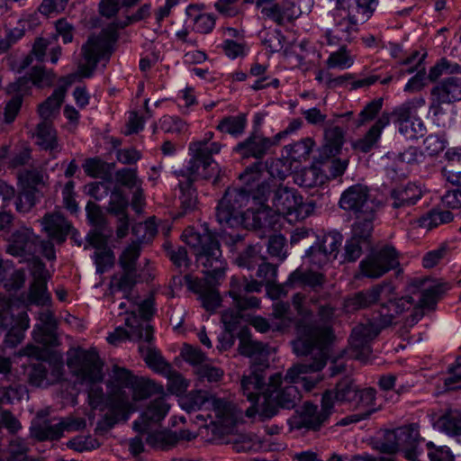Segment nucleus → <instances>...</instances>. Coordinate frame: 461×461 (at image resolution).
<instances>
[{
    "label": "nucleus",
    "instance_id": "nucleus-1",
    "mask_svg": "<svg viewBox=\"0 0 461 461\" xmlns=\"http://www.w3.org/2000/svg\"><path fill=\"white\" fill-rule=\"evenodd\" d=\"M305 301L306 297L301 293L293 296V305L303 318L296 325L298 338L292 342L293 350L296 356L304 357L305 359L287 369V378L292 381L302 372L321 371L324 368L334 338L331 329L334 308L328 303L319 304L318 321L307 323L305 319L312 315V310L308 309Z\"/></svg>",
    "mask_w": 461,
    "mask_h": 461
},
{
    "label": "nucleus",
    "instance_id": "nucleus-2",
    "mask_svg": "<svg viewBox=\"0 0 461 461\" xmlns=\"http://www.w3.org/2000/svg\"><path fill=\"white\" fill-rule=\"evenodd\" d=\"M184 236L186 244L194 249L196 261L203 266V272L206 276L204 279H201L185 275V284L189 290L200 295L202 304L207 311H215L221 303L215 285L223 278L227 267L216 234L204 225L201 232L185 230Z\"/></svg>",
    "mask_w": 461,
    "mask_h": 461
},
{
    "label": "nucleus",
    "instance_id": "nucleus-3",
    "mask_svg": "<svg viewBox=\"0 0 461 461\" xmlns=\"http://www.w3.org/2000/svg\"><path fill=\"white\" fill-rule=\"evenodd\" d=\"M393 295L384 296L387 302L380 305L376 316L352 329L348 339L352 357L366 361L372 353L371 341L381 330L392 325L396 316L411 309L414 312L417 304L412 295L406 294L400 298H393Z\"/></svg>",
    "mask_w": 461,
    "mask_h": 461
},
{
    "label": "nucleus",
    "instance_id": "nucleus-4",
    "mask_svg": "<svg viewBox=\"0 0 461 461\" xmlns=\"http://www.w3.org/2000/svg\"><path fill=\"white\" fill-rule=\"evenodd\" d=\"M251 194L246 189L228 188L216 207V220L223 228L243 225L247 229H261L266 226V212L253 203L246 211Z\"/></svg>",
    "mask_w": 461,
    "mask_h": 461
},
{
    "label": "nucleus",
    "instance_id": "nucleus-5",
    "mask_svg": "<svg viewBox=\"0 0 461 461\" xmlns=\"http://www.w3.org/2000/svg\"><path fill=\"white\" fill-rule=\"evenodd\" d=\"M377 5L378 0H337L332 13L334 28L326 32L328 43L350 42L358 32V25L373 15Z\"/></svg>",
    "mask_w": 461,
    "mask_h": 461
},
{
    "label": "nucleus",
    "instance_id": "nucleus-6",
    "mask_svg": "<svg viewBox=\"0 0 461 461\" xmlns=\"http://www.w3.org/2000/svg\"><path fill=\"white\" fill-rule=\"evenodd\" d=\"M253 203L266 212V224L271 210L283 215L294 214L298 218L304 205L303 197L296 189L275 179L258 184L253 194Z\"/></svg>",
    "mask_w": 461,
    "mask_h": 461
},
{
    "label": "nucleus",
    "instance_id": "nucleus-7",
    "mask_svg": "<svg viewBox=\"0 0 461 461\" xmlns=\"http://www.w3.org/2000/svg\"><path fill=\"white\" fill-rule=\"evenodd\" d=\"M339 207L353 214L356 231L367 232L374 229V222L377 218L379 203L370 194L366 185L356 184L348 187L340 195Z\"/></svg>",
    "mask_w": 461,
    "mask_h": 461
},
{
    "label": "nucleus",
    "instance_id": "nucleus-8",
    "mask_svg": "<svg viewBox=\"0 0 461 461\" xmlns=\"http://www.w3.org/2000/svg\"><path fill=\"white\" fill-rule=\"evenodd\" d=\"M263 285L264 284L260 280H248L246 277L231 278L229 294L232 298L236 309H229L221 313V321L229 333L236 330L240 320L245 317L246 311L259 308V298L251 294L259 293Z\"/></svg>",
    "mask_w": 461,
    "mask_h": 461
},
{
    "label": "nucleus",
    "instance_id": "nucleus-9",
    "mask_svg": "<svg viewBox=\"0 0 461 461\" xmlns=\"http://www.w3.org/2000/svg\"><path fill=\"white\" fill-rule=\"evenodd\" d=\"M315 372H302L293 381L287 378V373L284 377L281 373L272 375L265 391L267 397L264 402L261 415L265 419H271L277 414L279 408L294 409L302 399L301 393L295 384H298L301 375Z\"/></svg>",
    "mask_w": 461,
    "mask_h": 461
},
{
    "label": "nucleus",
    "instance_id": "nucleus-10",
    "mask_svg": "<svg viewBox=\"0 0 461 461\" xmlns=\"http://www.w3.org/2000/svg\"><path fill=\"white\" fill-rule=\"evenodd\" d=\"M376 391L372 387L360 388L350 376L339 379L333 389L322 393L323 402L334 411L335 403L348 404L354 409L375 405Z\"/></svg>",
    "mask_w": 461,
    "mask_h": 461
},
{
    "label": "nucleus",
    "instance_id": "nucleus-11",
    "mask_svg": "<svg viewBox=\"0 0 461 461\" xmlns=\"http://www.w3.org/2000/svg\"><path fill=\"white\" fill-rule=\"evenodd\" d=\"M212 137L213 133L208 131L203 140L189 145L192 158L188 162V171L191 175L201 176L203 179L213 178L215 184L220 179V169L212 155L218 154L221 146L218 142H210Z\"/></svg>",
    "mask_w": 461,
    "mask_h": 461
},
{
    "label": "nucleus",
    "instance_id": "nucleus-12",
    "mask_svg": "<svg viewBox=\"0 0 461 461\" xmlns=\"http://www.w3.org/2000/svg\"><path fill=\"white\" fill-rule=\"evenodd\" d=\"M412 114L404 104L396 107L392 113H383L366 134L357 141V149L368 152L380 138L383 129L390 123L391 118L399 125L400 133H407Z\"/></svg>",
    "mask_w": 461,
    "mask_h": 461
},
{
    "label": "nucleus",
    "instance_id": "nucleus-13",
    "mask_svg": "<svg viewBox=\"0 0 461 461\" xmlns=\"http://www.w3.org/2000/svg\"><path fill=\"white\" fill-rule=\"evenodd\" d=\"M406 291L411 294H420L419 300H416L414 312L411 314L410 321L412 325L423 317L425 309H434L442 287L429 277H414L408 283Z\"/></svg>",
    "mask_w": 461,
    "mask_h": 461
},
{
    "label": "nucleus",
    "instance_id": "nucleus-14",
    "mask_svg": "<svg viewBox=\"0 0 461 461\" xmlns=\"http://www.w3.org/2000/svg\"><path fill=\"white\" fill-rule=\"evenodd\" d=\"M107 412L98 420L95 431L105 433L119 420L128 419L131 412L135 411L128 393L120 388L109 392L106 399Z\"/></svg>",
    "mask_w": 461,
    "mask_h": 461
},
{
    "label": "nucleus",
    "instance_id": "nucleus-15",
    "mask_svg": "<svg viewBox=\"0 0 461 461\" xmlns=\"http://www.w3.org/2000/svg\"><path fill=\"white\" fill-rule=\"evenodd\" d=\"M332 411L326 402H323L321 397V408L312 402H305L289 418L288 425L292 429L317 431L329 420Z\"/></svg>",
    "mask_w": 461,
    "mask_h": 461
},
{
    "label": "nucleus",
    "instance_id": "nucleus-16",
    "mask_svg": "<svg viewBox=\"0 0 461 461\" xmlns=\"http://www.w3.org/2000/svg\"><path fill=\"white\" fill-rule=\"evenodd\" d=\"M399 266L398 252L393 246L387 245L362 259L359 270L363 276L377 279Z\"/></svg>",
    "mask_w": 461,
    "mask_h": 461
},
{
    "label": "nucleus",
    "instance_id": "nucleus-17",
    "mask_svg": "<svg viewBox=\"0 0 461 461\" xmlns=\"http://www.w3.org/2000/svg\"><path fill=\"white\" fill-rule=\"evenodd\" d=\"M461 101V77H448L430 89L429 111L438 117L445 113L444 105Z\"/></svg>",
    "mask_w": 461,
    "mask_h": 461
},
{
    "label": "nucleus",
    "instance_id": "nucleus-18",
    "mask_svg": "<svg viewBox=\"0 0 461 461\" xmlns=\"http://www.w3.org/2000/svg\"><path fill=\"white\" fill-rule=\"evenodd\" d=\"M86 421L83 419L62 420L53 422L45 419L39 413L32 422L31 434L39 441L57 440L61 438L65 430L76 431L83 429Z\"/></svg>",
    "mask_w": 461,
    "mask_h": 461
},
{
    "label": "nucleus",
    "instance_id": "nucleus-19",
    "mask_svg": "<svg viewBox=\"0 0 461 461\" xmlns=\"http://www.w3.org/2000/svg\"><path fill=\"white\" fill-rule=\"evenodd\" d=\"M68 366L81 380L91 383L103 380L102 363L95 349L77 352L68 359Z\"/></svg>",
    "mask_w": 461,
    "mask_h": 461
},
{
    "label": "nucleus",
    "instance_id": "nucleus-20",
    "mask_svg": "<svg viewBox=\"0 0 461 461\" xmlns=\"http://www.w3.org/2000/svg\"><path fill=\"white\" fill-rule=\"evenodd\" d=\"M312 0H284L274 5L264 6L261 10L265 19L284 26L310 11Z\"/></svg>",
    "mask_w": 461,
    "mask_h": 461
},
{
    "label": "nucleus",
    "instance_id": "nucleus-21",
    "mask_svg": "<svg viewBox=\"0 0 461 461\" xmlns=\"http://www.w3.org/2000/svg\"><path fill=\"white\" fill-rule=\"evenodd\" d=\"M84 62L78 65V74L82 77H91L102 58L111 54L109 42L102 36L91 35L81 48Z\"/></svg>",
    "mask_w": 461,
    "mask_h": 461
},
{
    "label": "nucleus",
    "instance_id": "nucleus-22",
    "mask_svg": "<svg viewBox=\"0 0 461 461\" xmlns=\"http://www.w3.org/2000/svg\"><path fill=\"white\" fill-rule=\"evenodd\" d=\"M422 195L423 192L420 185L407 183L393 188L387 197V203L396 217H406Z\"/></svg>",
    "mask_w": 461,
    "mask_h": 461
},
{
    "label": "nucleus",
    "instance_id": "nucleus-23",
    "mask_svg": "<svg viewBox=\"0 0 461 461\" xmlns=\"http://www.w3.org/2000/svg\"><path fill=\"white\" fill-rule=\"evenodd\" d=\"M132 232L138 238L124 248L120 255L119 265L122 269H137L136 265L140 255L141 243L151 240L156 235L157 229L153 222L147 221L133 226Z\"/></svg>",
    "mask_w": 461,
    "mask_h": 461
},
{
    "label": "nucleus",
    "instance_id": "nucleus-24",
    "mask_svg": "<svg viewBox=\"0 0 461 461\" xmlns=\"http://www.w3.org/2000/svg\"><path fill=\"white\" fill-rule=\"evenodd\" d=\"M40 237L32 228L22 226L8 240L6 252L14 257L29 260L39 251Z\"/></svg>",
    "mask_w": 461,
    "mask_h": 461
},
{
    "label": "nucleus",
    "instance_id": "nucleus-25",
    "mask_svg": "<svg viewBox=\"0 0 461 461\" xmlns=\"http://www.w3.org/2000/svg\"><path fill=\"white\" fill-rule=\"evenodd\" d=\"M62 371L63 365L60 361L35 359L28 366V382L37 387L48 386L60 380Z\"/></svg>",
    "mask_w": 461,
    "mask_h": 461
},
{
    "label": "nucleus",
    "instance_id": "nucleus-26",
    "mask_svg": "<svg viewBox=\"0 0 461 461\" xmlns=\"http://www.w3.org/2000/svg\"><path fill=\"white\" fill-rule=\"evenodd\" d=\"M125 325L130 329L129 330H126L122 327H118L113 332L109 334L107 340L110 344L116 345L128 339L143 340L145 342L153 340V327L149 324L143 325L134 311H131L125 319Z\"/></svg>",
    "mask_w": 461,
    "mask_h": 461
},
{
    "label": "nucleus",
    "instance_id": "nucleus-27",
    "mask_svg": "<svg viewBox=\"0 0 461 461\" xmlns=\"http://www.w3.org/2000/svg\"><path fill=\"white\" fill-rule=\"evenodd\" d=\"M0 326L10 328L6 338L12 343H18L23 339V332L30 327V318L26 312H20L14 319L10 312V303L0 298Z\"/></svg>",
    "mask_w": 461,
    "mask_h": 461
},
{
    "label": "nucleus",
    "instance_id": "nucleus-28",
    "mask_svg": "<svg viewBox=\"0 0 461 461\" xmlns=\"http://www.w3.org/2000/svg\"><path fill=\"white\" fill-rule=\"evenodd\" d=\"M268 364L259 363L251 366L249 373L244 375L240 381V389L243 395H245L249 402L257 403L260 394L264 395L265 401L267 400V394L266 393V388L267 384L265 382V369Z\"/></svg>",
    "mask_w": 461,
    "mask_h": 461
},
{
    "label": "nucleus",
    "instance_id": "nucleus-29",
    "mask_svg": "<svg viewBox=\"0 0 461 461\" xmlns=\"http://www.w3.org/2000/svg\"><path fill=\"white\" fill-rule=\"evenodd\" d=\"M274 145H277L275 137L270 139L255 131L243 141L239 142L234 148V151L243 158H254L260 160Z\"/></svg>",
    "mask_w": 461,
    "mask_h": 461
},
{
    "label": "nucleus",
    "instance_id": "nucleus-30",
    "mask_svg": "<svg viewBox=\"0 0 461 461\" xmlns=\"http://www.w3.org/2000/svg\"><path fill=\"white\" fill-rule=\"evenodd\" d=\"M395 294V287L392 283L384 282L370 289L358 292L348 298L345 306L348 311H357L366 308L376 303L382 296Z\"/></svg>",
    "mask_w": 461,
    "mask_h": 461
},
{
    "label": "nucleus",
    "instance_id": "nucleus-31",
    "mask_svg": "<svg viewBox=\"0 0 461 461\" xmlns=\"http://www.w3.org/2000/svg\"><path fill=\"white\" fill-rule=\"evenodd\" d=\"M389 436L397 439L399 449L409 461H420L418 459L419 445L421 438L419 430L413 425L399 428L394 431H389Z\"/></svg>",
    "mask_w": 461,
    "mask_h": 461
},
{
    "label": "nucleus",
    "instance_id": "nucleus-32",
    "mask_svg": "<svg viewBox=\"0 0 461 461\" xmlns=\"http://www.w3.org/2000/svg\"><path fill=\"white\" fill-rule=\"evenodd\" d=\"M170 405L166 397L160 395L151 400L141 413L139 420L134 421L133 427L140 432H145L152 424L160 422L167 414Z\"/></svg>",
    "mask_w": 461,
    "mask_h": 461
},
{
    "label": "nucleus",
    "instance_id": "nucleus-33",
    "mask_svg": "<svg viewBox=\"0 0 461 461\" xmlns=\"http://www.w3.org/2000/svg\"><path fill=\"white\" fill-rule=\"evenodd\" d=\"M195 435L189 430L180 429L179 431L160 430L149 433L146 442L152 447L163 450L175 447L180 440H191Z\"/></svg>",
    "mask_w": 461,
    "mask_h": 461
},
{
    "label": "nucleus",
    "instance_id": "nucleus-34",
    "mask_svg": "<svg viewBox=\"0 0 461 461\" xmlns=\"http://www.w3.org/2000/svg\"><path fill=\"white\" fill-rule=\"evenodd\" d=\"M38 320L33 330L34 339L44 346H54L57 342L56 320L52 312L45 310L39 312Z\"/></svg>",
    "mask_w": 461,
    "mask_h": 461
},
{
    "label": "nucleus",
    "instance_id": "nucleus-35",
    "mask_svg": "<svg viewBox=\"0 0 461 461\" xmlns=\"http://www.w3.org/2000/svg\"><path fill=\"white\" fill-rule=\"evenodd\" d=\"M42 230L49 238L63 242L71 228L70 223L60 213L46 214L41 221Z\"/></svg>",
    "mask_w": 461,
    "mask_h": 461
},
{
    "label": "nucleus",
    "instance_id": "nucleus-36",
    "mask_svg": "<svg viewBox=\"0 0 461 461\" xmlns=\"http://www.w3.org/2000/svg\"><path fill=\"white\" fill-rule=\"evenodd\" d=\"M325 283V276L312 269L297 268L292 272L285 282V285L291 287L308 286L312 289L322 287Z\"/></svg>",
    "mask_w": 461,
    "mask_h": 461
},
{
    "label": "nucleus",
    "instance_id": "nucleus-37",
    "mask_svg": "<svg viewBox=\"0 0 461 461\" xmlns=\"http://www.w3.org/2000/svg\"><path fill=\"white\" fill-rule=\"evenodd\" d=\"M176 176H186L185 181H179V189H180V206L185 213L187 212L193 211L197 203V194L196 190L193 187V182L197 178H203L201 176L191 175L188 171V166L186 167V171L183 170L179 172H176Z\"/></svg>",
    "mask_w": 461,
    "mask_h": 461
},
{
    "label": "nucleus",
    "instance_id": "nucleus-38",
    "mask_svg": "<svg viewBox=\"0 0 461 461\" xmlns=\"http://www.w3.org/2000/svg\"><path fill=\"white\" fill-rule=\"evenodd\" d=\"M238 338L240 339L239 351L249 357H258L261 362L267 364V352L266 346L258 341L251 339L250 331L247 327L242 328Z\"/></svg>",
    "mask_w": 461,
    "mask_h": 461
},
{
    "label": "nucleus",
    "instance_id": "nucleus-39",
    "mask_svg": "<svg viewBox=\"0 0 461 461\" xmlns=\"http://www.w3.org/2000/svg\"><path fill=\"white\" fill-rule=\"evenodd\" d=\"M425 56V53L420 55L418 50H415L410 57L403 60L402 64L411 65L414 63V61L418 59L415 68H411L407 69L408 73H412L415 70H417V73L405 85L404 91L414 93L421 90L424 87L426 72L425 68L421 67V62L423 61Z\"/></svg>",
    "mask_w": 461,
    "mask_h": 461
},
{
    "label": "nucleus",
    "instance_id": "nucleus-40",
    "mask_svg": "<svg viewBox=\"0 0 461 461\" xmlns=\"http://www.w3.org/2000/svg\"><path fill=\"white\" fill-rule=\"evenodd\" d=\"M212 406L219 422L224 426H232L242 417V411L238 410L233 403L225 400L212 399Z\"/></svg>",
    "mask_w": 461,
    "mask_h": 461
},
{
    "label": "nucleus",
    "instance_id": "nucleus-41",
    "mask_svg": "<svg viewBox=\"0 0 461 461\" xmlns=\"http://www.w3.org/2000/svg\"><path fill=\"white\" fill-rule=\"evenodd\" d=\"M69 80L66 86L57 87L52 95L49 96L42 104L39 105V114L43 120H50L57 113L64 101L67 87L71 85Z\"/></svg>",
    "mask_w": 461,
    "mask_h": 461
},
{
    "label": "nucleus",
    "instance_id": "nucleus-42",
    "mask_svg": "<svg viewBox=\"0 0 461 461\" xmlns=\"http://www.w3.org/2000/svg\"><path fill=\"white\" fill-rule=\"evenodd\" d=\"M373 230L374 229H370L367 232L357 233L356 231L355 225H352V236L346 241L344 248V260L355 262L360 258L363 253L361 243L366 242L370 239Z\"/></svg>",
    "mask_w": 461,
    "mask_h": 461
},
{
    "label": "nucleus",
    "instance_id": "nucleus-43",
    "mask_svg": "<svg viewBox=\"0 0 461 461\" xmlns=\"http://www.w3.org/2000/svg\"><path fill=\"white\" fill-rule=\"evenodd\" d=\"M43 194L40 188L24 187L20 185L15 197L14 205L18 212H29L41 200Z\"/></svg>",
    "mask_w": 461,
    "mask_h": 461
},
{
    "label": "nucleus",
    "instance_id": "nucleus-44",
    "mask_svg": "<svg viewBox=\"0 0 461 461\" xmlns=\"http://www.w3.org/2000/svg\"><path fill=\"white\" fill-rule=\"evenodd\" d=\"M130 389L132 391V400L131 401L133 404V402L147 399L154 393H163L161 385H158L143 376H136Z\"/></svg>",
    "mask_w": 461,
    "mask_h": 461
},
{
    "label": "nucleus",
    "instance_id": "nucleus-45",
    "mask_svg": "<svg viewBox=\"0 0 461 461\" xmlns=\"http://www.w3.org/2000/svg\"><path fill=\"white\" fill-rule=\"evenodd\" d=\"M261 249V246L258 244H247L238 253V256L235 258V263L240 267H245L249 270L254 269L262 261Z\"/></svg>",
    "mask_w": 461,
    "mask_h": 461
},
{
    "label": "nucleus",
    "instance_id": "nucleus-46",
    "mask_svg": "<svg viewBox=\"0 0 461 461\" xmlns=\"http://www.w3.org/2000/svg\"><path fill=\"white\" fill-rule=\"evenodd\" d=\"M247 125V119L244 113H240L235 116H226L222 118L216 129L222 132L230 134L233 137H239L245 131Z\"/></svg>",
    "mask_w": 461,
    "mask_h": 461
},
{
    "label": "nucleus",
    "instance_id": "nucleus-47",
    "mask_svg": "<svg viewBox=\"0 0 461 461\" xmlns=\"http://www.w3.org/2000/svg\"><path fill=\"white\" fill-rule=\"evenodd\" d=\"M37 143L46 150H58L56 131L48 120H43L37 126Z\"/></svg>",
    "mask_w": 461,
    "mask_h": 461
},
{
    "label": "nucleus",
    "instance_id": "nucleus-48",
    "mask_svg": "<svg viewBox=\"0 0 461 461\" xmlns=\"http://www.w3.org/2000/svg\"><path fill=\"white\" fill-rule=\"evenodd\" d=\"M263 164L261 161L255 162L252 166L246 168V170L240 174V179L243 183L244 186L241 189H246L249 194H251V202L253 203V194L257 188L258 184H261L260 181L262 175Z\"/></svg>",
    "mask_w": 461,
    "mask_h": 461
},
{
    "label": "nucleus",
    "instance_id": "nucleus-49",
    "mask_svg": "<svg viewBox=\"0 0 461 461\" xmlns=\"http://www.w3.org/2000/svg\"><path fill=\"white\" fill-rule=\"evenodd\" d=\"M342 240L343 237L339 232L332 231L324 234L318 240L315 245L335 260L339 254Z\"/></svg>",
    "mask_w": 461,
    "mask_h": 461
},
{
    "label": "nucleus",
    "instance_id": "nucleus-50",
    "mask_svg": "<svg viewBox=\"0 0 461 461\" xmlns=\"http://www.w3.org/2000/svg\"><path fill=\"white\" fill-rule=\"evenodd\" d=\"M311 138L302 139L293 144L285 147L287 156L294 161L306 160L313 147Z\"/></svg>",
    "mask_w": 461,
    "mask_h": 461
},
{
    "label": "nucleus",
    "instance_id": "nucleus-51",
    "mask_svg": "<svg viewBox=\"0 0 461 461\" xmlns=\"http://www.w3.org/2000/svg\"><path fill=\"white\" fill-rule=\"evenodd\" d=\"M113 164H107L100 158H88L83 164L86 174L94 178L108 179Z\"/></svg>",
    "mask_w": 461,
    "mask_h": 461
},
{
    "label": "nucleus",
    "instance_id": "nucleus-52",
    "mask_svg": "<svg viewBox=\"0 0 461 461\" xmlns=\"http://www.w3.org/2000/svg\"><path fill=\"white\" fill-rule=\"evenodd\" d=\"M27 300L37 306H44L50 303V295L47 291V283L32 282Z\"/></svg>",
    "mask_w": 461,
    "mask_h": 461
},
{
    "label": "nucleus",
    "instance_id": "nucleus-53",
    "mask_svg": "<svg viewBox=\"0 0 461 461\" xmlns=\"http://www.w3.org/2000/svg\"><path fill=\"white\" fill-rule=\"evenodd\" d=\"M32 85L39 88L50 86L55 80V74L52 70H48L41 66H34L29 74Z\"/></svg>",
    "mask_w": 461,
    "mask_h": 461
},
{
    "label": "nucleus",
    "instance_id": "nucleus-54",
    "mask_svg": "<svg viewBox=\"0 0 461 461\" xmlns=\"http://www.w3.org/2000/svg\"><path fill=\"white\" fill-rule=\"evenodd\" d=\"M113 230L111 229H94L87 234L86 241L88 245L85 246V249H86L88 246L95 248L96 251L108 249V240Z\"/></svg>",
    "mask_w": 461,
    "mask_h": 461
},
{
    "label": "nucleus",
    "instance_id": "nucleus-55",
    "mask_svg": "<svg viewBox=\"0 0 461 461\" xmlns=\"http://www.w3.org/2000/svg\"><path fill=\"white\" fill-rule=\"evenodd\" d=\"M147 343V346H140L139 348L143 359L149 367L162 369L166 366L163 357L160 352L151 345V341Z\"/></svg>",
    "mask_w": 461,
    "mask_h": 461
},
{
    "label": "nucleus",
    "instance_id": "nucleus-56",
    "mask_svg": "<svg viewBox=\"0 0 461 461\" xmlns=\"http://www.w3.org/2000/svg\"><path fill=\"white\" fill-rule=\"evenodd\" d=\"M326 144L325 149L330 154L338 153L341 149L344 140L343 131L339 126H333L326 129L324 133Z\"/></svg>",
    "mask_w": 461,
    "mask_h": 461
},
{
    "label": "nucleus",
    "instance_id": "nucleus-57",
    "mask_svg": "<svg viewBox=\"0 0 461 461\" xmlns=\"http://www.w3.org/2000/svg\"><path fill=\"white\" fill-rule=\"evenodd\" d=\"M28 444L22 438H14L8 444L7 461H25L28 460Z\"/></svg>",
    "mask_w": 461,
    "mask_h": 461
},
{
    "label": "nucleus",
    "instance_id": "nucleus-58",
    "mask_svg": "<svg viewBox=\"0 0 461 461\" xmlns=\"http://www.w3.org/2000/svg\"><path fill=\"white\" fill-rule=\"evenodd\" d=\"M326 64L330 68H348L353 65V59L348 53L346 46L342 45L337 51L330 53Z\"/></svg>",
    "mask_w": 461,
    "mask_h": 461
},
{
    "label": "nucleus",
    "instance_id": "nucleus-59",
    "mask_svg": "<svg viewBox=\"0 0 461 461\" xmlns=\"http://www.w3.org/2000/svg\"><path fill=\"white\" fill-rule=\"evenodd\" d=\"M45 174L38 168L27 169L20 176V185L24 187L40 188L45 185Z\"/></svg>",
    "mask_w": 461,
    "mask_h": 461
},
{
    "label": "nucleus",
    "instance_id": "nucleus-60",
    "mask_svg": "<svg viewBox=\"0 0 461 461\" xmlns=\"http://www.w3.org/2000/svg\"><path fill=\"white\" fill-rule=\"evenodd\" d=\"M305 258L308 259L310 266L312 268L321 269L325 267L333 259L322 251L318 246L313 244L307 249Z\"/></svg>",
    "mask_w": 461,
    "mask_h": 461
},
{
    "label": "nucleus",
    "instance_id": "nucleus-61",
    "mask_svg": "<svg viewBox=\"0 0 461 461\" xmlns=\"http://www.w3.org/2000/svg\"><path fill=\"white\" fill-rule=\"evenodd\" d=\"M128 207V199L120 189H113L111 193L108 212L117 215H126L125 210Z\"/></svg>",
    "mask_w": 461,
    "mask_h": 461
},
{
    "label": "nucleus",
    "instance_id": "nucleus-62",
    "mask_svg": "<svg viewBox=\"0 0 461 461\" xmlns=\"http://www.w3.org/2000/svg\"><path fill=\"white\" fill-rule=\"evenodd\" d=\"M236 452L258 451L261 446L256 437L249 434H240L232 441Z\"/></svg>",
    "mask_w": 461,
    "mask_h": 461
},
{
    "label": "nucleus",
    "instance_id": "nucleus-63",
    "mask_svg": "<svg viewBox=\"0 0 461 461\" xmlns=\"http://www.w3.org/2000/svg\"><path fill=\"white\" fill-rule=\"evenodd\" d=\"M93 258L96 266L97 273L103 274L110 269L114 264V253L108 248L103 250L95 251Z\"/></svg>",
    "mask_w": 461,
    "mask_h": 461
},
{
    "label": "nucleus",
    "instance_id": "nucleus-64",
    "mask_svg": "<svg viewBox=\"0 0 461 461\" xmlns=\"http://www.w3.org/2000/svg\"><path fill=\"white\" fill-rule=\"evenodd\" d=\"M258 269L256 277L258 278L263 284L271 285L276 282L277 275V267L266 261L263 257L262 261L257 265Z\"/></svg>",
    "mask_w": 461,
    "mask_h": 461
}]
</instances>
